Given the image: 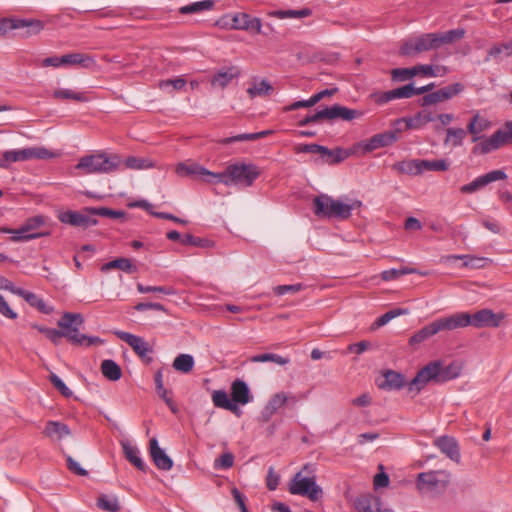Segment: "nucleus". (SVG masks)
Segmentation results:
<instances>
[{
  "instance_id": "obj_53",
  "label": "nucleus",
  "mask_w": 512,
  "mask_h": 512,
  "mask_svg": "<svg viewBox=\"0 0 512 512\" xmlns=\"http://www.w3.org/2000/svg\"><path fill=\"white\" fill-rule=\"evenodd\" d=\"M53 97L56 99L73 100L77 102L86 101V97L81 92H75L70 89H58L53 93Z\"/></svg>"
},
{
  "instance_id": "obj_19",
  "label": "nucleus",
  "mask_w": 512,
  "mask_h": 512,
  "mask_svg": "<svg viewBox=\"0 0 512 512\" xmlns=\"http://www.w3.org/2000/svg\"><path fill=\"white\" fill-rule=\"evenodd\" d=\"M176 172L181 176L196 175L201 177L207 183H215V172H211L206 168L196 163L185 164L180 163L177 165Z\"/></svg>"
},
{
  "instance_id": "obj_57",
  "label": "nucleus",
  "mask_w": 512,
  "mask_h": 512,
  "mask_svg": "<svg viewBox=\"0 0 512 512\" xmlns=\"http://www.w3.org/2000/svg\"><path fill=\"white\" fill-rule=\"evenodd\" d=\"M252 362H274L278 365H286L289 359L273 353H264L255 355L251 358Z\"/></svg>"
},
{
  "instance_id": "obj_25",
  "label": "nucleus",
  "mask_w": 512,
  "mask_h": 512,
  "mask_svg": "<svg viewBox=\"0 0 512 512\" xmlns=\"http://www.w3.org/2000/svg\"><path fill=\"white\" fill-rule=\"evenodd\" d=\"M327 120L342 119L344 121H351L362 115V112L350 109L339 104H335L331 107H326Z\"/></svg>"
},
{
  "instance_id": "obj_23",
  "label": "nucleus",
  "mask_w": 512,
  "mask_h": 512,
  "mask_svg": "<svg viewBox=\"0 0 512 512\" xmlns=\"http://www.w3.org/2000/svg\"><path fill=\"white\" fill-rule=\"evenodd\" d=\"M434 445L438 447L451 460L459 462L460 452L456 440L453 437L441 436L434 441Z\"/></svg>"
},
{
  "instance_id": "obj_28",
  "label": "nucleus",
  "mask_w": 512,
  "mask_h": 512,
  "mask_svg": "<svg viewBox=\"0 0 512 512\" xmlns=\"http://www.w3.org/2000/svg\"><path fill=\"white\" fill-rule=\"evenodd\" d=\"M232 402L245 405L250 402L251 396L247 384L240 379L235 380L231 385Z\"/></svg>"
},
{
  "instance_id": "obj_61",
  "label": "nucleus",
  "mask_w": 512,
  "mask_h": 512,
  "mask_svg": "<svg viewBox=\"0 0 512 512\" xmlns=\"http://www.w3.org/2000/svg\"><path fill=\"white\" fill-rule=\"evenodd\" d=\"M181 243L184 245H190L194 247H209L211 242L207 239L195 237L191 234H186L181 239Z\"/></svg>"
},
{
  "instance_id": "obj_31",
  "label": "nucleus",
  "mask_w": 512,
  "mask_h": 512,
  "mask_svg": "<svg viewBox=\"0 0 512 512\" xmlns=\"http://www.w3.org/2000/svg\"><path fill=\"white\" fill-rule=\"evenodd\" d=\"M63 66L78 65L84 68L92 67L95 64L93 57L83 53H70L61 56Z\"/></svg>"
},
{
  "instance_id": "obj_10",
  "label": "nucleus",
  "mask_w": 512,
  "mask_h": 512,
  "mask_svg": "<svg viewBox=\"0 0 512 512\" xmlns=\"http://www.w3.org/2000/svg\"><path fill=\"white\" fill-rule=\"evenodd\" d=\"M450 378L439 361L430 362L417 372L416 376L408 384V390L418 394L428 382L432 380L443 382Z\"/></svg>"
},
{
  "instance_id": "obj_3",
  "label": "nucleus",
  "mask_w": 512,
  "mask_h": 512,
  "mask_svg": "<svg viewBox=\"0 0 512 512\" xmlns=\"http://www.w3.org/2000/svg\"><path fill=\"white\" fill-rule=\"evenodd\" d=\"M260 168L252 163L237 162L228 165L223 172L216 173L215 183L226 186L241 185L250 187L260 176Z\"/></svg>"
},
{
  "instance_id": "obj_46",
  "label": "nucleus",
  "mask_w": 512,
  "mask_h": 512,
  "mask_svg": "<svg viewBox=\"0 0 512 512\" xmlns=\"http://www.w3.org/2000/svg\"><path fill=\"white\" fill-rule=\"evenodd\" d=\"M122 164H124L126 168L132 170H143L154 166V163L150 159L135 156H130L124 161L122 160Z\"/></svg>"
},
{
  "instance_id": "obj_11",
  "label": "nucleus",
  "mask_w": 512,
  "mask_h": 512,
  "mask_svg": "<svg viewBox=\"0 0 512 512\" xmlns=\"http://www.w3.org/2000/svg\"><path fill=\"white\" fill-rule=\"evenodd\" d=\"M439 47L437 34L426 33L405 41L399 49V54L414 57L417 54L438 49Z\"/></svg>"
},
{
  "instance_id": "obj_30",
  "label": "nucleus",
  "mask_w": 512,
  "mask_h": 512,
  "mask_svg": "<svg viewBox=\"0 0 512 512\" xmlns=\"http://www.w3.org/2000/svg\"><path fill=\"white\" fill-rule=\"evenodd\" d=\"M384 379V382L379 384L381 389L400 390L405 386V378L399 372L388 370L384 373Z\"/></svg>"
},
{
  "instance_id": "obj_32",
  "label": "nucleus",
  "mask_w": 512,
  "mask_h": 512,
  "mask_svg": "<svg viewBox=\"0 0 512 512\" xmlns=\"http://www.w3.org/2000/svg\"><path fill=\"white\" fill-rule=\"evenodd\" d=\"M392 169L399 174L417 176L422 174L420 159L403 160L393 164Z\"/></svg>"
},
{
  "instance_id": "obj_40",
  "label": "nucleus",
  "mask_w": 512,
  "mask_h": 512,
  "mask_svg": "<svg viewBox=\"0 0 512 512\" xmlns=\"http://www.w3.org/2000/svg\"><path fill=\"white\" fill-rule=\"evenodd\" d=\"M272 85L265 79L260 82H254L248 89L247 93L251 99L255 97L268 96L273 92Z\"/></svg>"
},
{
  "instance_id": "obj_8",
  "label": "nucleus",
  "mask_w": 512,
  "mask_h": 512,
  "mask_svg": "<svg viewBox=\"0 0 512 512\" xmlns=\"http://www.w3.org/2000/svg\"><path fill=\"white\" fill-rule=\"evenodd\" d=\"M295 153H311L317 154L315 158L317 164L335 165L343 162L349 157V152L342 148L329 149L325 146L311 143V144H298L294 147Z\"/></svg>"
},
{
  "instance_id": "obj_24",
  "label": "nucleus",
  "mask_w": 512,
  "mask_h": 512,
  "mask_svg": "<svg viewBox=\"0 0 512 512\" xmlns=\"http://www.w3.org/2000/svg\"><path fill=\"white\" fill-rule=\"evenodd\" d=\"M481 141L473 148L475 154H487L494 151L504 144L502 134L500 132H494L490 137L480 139Z\"/></svg>"
},
{
  "instance_id": "obj_58",
  "label": "nucleus",
  "mask_w": 512,
  "mask_h": 512,
  "mask_svg": "<svg viewBox=\"0 0 512 512\" xmlns=\"http://www.w3.org/2000/svg\"><path fill=\"white\" fill-rule=\"evenodd\" d=\"M417 75L414 67L411 68H396L391 71L392 80L398 82L407 81Z\"/></svg>"
},
{
  "instance_id": "obj_38",
  "label": "nucleus",
  "mask_w": 512,
  "mask_h": 512,
  "mask_svg": "<svg viewBox=\"0 0 512 512\" xmlns=\"http://www.w3.org/2000/svg\"><path fill=\"white\" fill-rule=\"evenodd\" d=\"M489 127L488 120L481 118L478 114H476L469 122L467 126V130L470 134L473 135V142H477L481 139L478 135L487 130Z\"/></svg>"
},
{
  "instance_id": "obj_22",
  "label": "nucleus",
  "mask_w": 512,
  "mask_h": 512,
  "mask_svg": "<svg viewBox=\"0 0 512 512\" xmlns=\"http://www.w3.org/2000/svg\"><path fill=\"white\" fill-rule=\"evenodd\" d=\"M354 504L358 512H394L391 509H383L380 499L370 494L359 496Z\"/></svg>"
},
{
  "instance_id": "obj_13",
  "label": "nucleus",
  "mask_w": 512,
  "mask_h": 512,
  "mask_svg": "<svg viewBox=\"0 0 512 512\" xmlns=\"http://www.w3.org/2000/svg\"><path fill=\"white\" fill-rule=\"evenodd\" d=\"M463 90V84L454 83L452 85L445 86L437 91L430 92L424 95L420 99L419 103L422 107L434 105L451 99L452 97L460 94Z\"/></svg>"
},
{
  "instance_id": "obj_48",
  "label": "nucleus",
  "mask_w": 512,
  "mask_h": 512,
  "mask_svg": "<svg viewBox=\"0 0 512 512\" xmlns=\"http://www.w3.org/2000/svg\"><path fill=\"white\" fill-rule=\"evenodd\" d=\"M420 166L422 173L425 171H447L450 167V164L445 159H437V160H421Z\"/></svg>"
},
{
  "instance_id": "obj_7",
  "label": "nucleus",
  "mask_w": 512,
  "mask_h": 512,
  "mask_svg": "<svg viewBox=\"0 0 512 512\" xmlns=\"http://www.w3.org/2000/svg\"><path fill=\"white\" fill-rule=\"evenodd\" d=\"M310 468L309 464H306L301 471L297 472L289 482L288 490L292 495L306 496L311 501H317L321 498L323 491L320 486L316 484V477L305 476L304 472Z\"/></svg>"
},
{
  "instance_id": "obj_50",
  "label": "nucleus",
  "mask_w": 512,
  "mask_h": 512,
  "mask_svg": "<svg viewBox=\"0 0 512 512\" xmlns=\"http://www.w3.org/2000/svg\"><path fill=\"white\" fill-rule=\"evenodd\" d=\"M86 211L88 214H92V216L97 215L113 219L123 218L125 216V213L123 211L113 210L107 207H87Z\"/></svg>"
},
{
  "instance_id": "obj_27",
  "label": "nucleus",
  "mask_w": 512,
  "mask_h": 512,
  "mask_svg": "<svg viewBox=\"0 0 512 512\" xmlns=\"http://www.w3.org/2000/svg\"><path fill=\"white\" fill-rule=\"evenodd\" d=\"M43 434L52 441H60L69 436L71 434V430L62 422L50 420L46 423Z\"/></svg>"
},
{
  "instance_id": "obj_44",
  "label": "nucleus",
  "mask_w": 512,
  "mask_h": 512,
  "mask_svg": "<svg viewBox=\"0 0 512 512\" xmlns=\"http://www.w3.org/2000/svg\"><path fill=\"white\" fill-rule=\"evenodd\" d=\"M194 358L190 354H179L173 361V368L182 373H189L194 367Z\"/></svg>"
},
{
  "instance_id": "obj_1",
  "label": "nucleus",
  "mask_w": 512,
  "mask_h": 512,
  "mask_svg": "<svg viewBox=\"0 0 512 512\" xmlns=\"http://www.w3.org/2000/svg\"><path fill=\"white\" fill-rule=\"evenodd\" d=\"M83 323L84 318L80 313L65 312L57 322L60 330L49 328L48 331H45V336L54 345H59L62 337H65L71 344L76 346L90 347L101 344L103 341L99 337L80 333L79 327Z\"/></svg>"
},
{
  "instance_id": "obj_37",
  "label": "nucleus",
  "mask_w": 512,
  "mask_h": 512,
  "mask_svg": "<svg viewBox=\"0 0 512 512\" xmlns=\"http://www.w3.org/2000/svg\"><path fill=\"white\" fill-rule=\"evenodd\" d=\"M212 400L216 407L224 408L235 414H238L239 412L238 406L228 398L227 393L223 390L214 391L212 394Z\"/></svg>"
},
{
  "instance_id": "obj_55",
  "label": "nucleus",
  "mask_w": 512,
  "mask_h": 512,
  "mask_svg": "<svg viewBox=\"0 0 512 512\" xmlns=\"http://www.w3.org/2000/svg\"><path fill=\"white\" fill-rule=\"evenodd\" d=\"M214 2H192L189 5L183 6L179 9L182 14H193L202 11H207L213 8Z\"/></svg>"
},
{
  "instance_id": "obj_41",
  "label": "nucleus",
  "mask_w": 512,
  "mask_h": 512,
  "mask_svg": "<svg viewBox=\"0 0 512 512\" xmlns=\"http://www.w3.org/2000/svg\"><path fill=\"white\" fill-rule=\"evenodd\" d=\"M1 231L5 232V233H13L11 240L15 241V242L29 241V240L36 239V238L47 235V233H30L27 231V229L24 227V225H22L20 228L15 229V230L4 228Z\"/></svg>"
},
{
  "instance_id": "obj_49",
  "label": "nucleus",
  "mask_w": 512,
  "mask_h": 512,
  "mask_svg": "<svg viewBox=\"0 0 512 512\" xmlns=\"http://www.w3.org/2000/svg\"><path fill=\"white\" fill-rule=\"evenodd\" d=\"M97 506L99 509L108 512H119L121 509L119 501L115 496L101 495L98 498Z\"/></svg>"
},
{
  "instance_id": "obj_17",
  "label": "nucleus",
  "mask_w": 512,
  "mask_h": 512,
  "mask_svg": "<svg viewBox=\"0 0 512 512\" xmlns=\"http://www.w3.org/2000/svg\"><path fill=\"white\" fill-rule=\"evenodd\" d=\"M232 29L244 30L250 33H261V22L256 17H251L247 13L232 14Z\"/></svg>"
},
{
  "instance_id": "obj_36",
  "label": "nucleus",
  "mask_w": 512,
  "mask_h": 512,
  "mask_svg": "<svg viewBox=\"0 0 512 512\" xmlns=\"http://www.w3.org/2000/svg\"><path fill=\"white\" fill-rule=\"evenodd\" d=\"M125 457L137 469L146 471V465L140 457V451L137 447L130 445L128 442L122 444Z\"/></svg>"
},
{
  "instance_id": "obj_60",
  "label": "nucleus",
  "mask_w": 512,
  "mask_h": 512,
  "mask_svg": "<svg viewBox=\"0 0 512 512\" xmlns=\"http://www.w3.org/2000/svg\"><path fill=\"white\" fill-rule=\"evenodd\" d=\"M234 464V455L231 452H225L214 461V468L216 470H227Z\"/></svg>"
},
{
  "instance_id": "obj_14",
  "label": "nucleus",
  "mask_w": 512,
  "mask_h": 512,
  "mask_svg": "<svg viewBox=\"0 0 512 512\" xmlns=\"http://www.w3.org/2000/svg\"><path fill=\"white\" fill-rule=\"evenodd\" d=\"M52 157V153L45 148L29 147L20 150H8L3 153L5 162H19L30 159H46Z\"/></svg>"
},
{
  "instance_id": "obj_9",
  "label": "nucleus",
  "mask_w": 512,
  "mask_h": 512,
  "mask_svg": "<svg viewBox=\"0 0 512 512\" xmlns=\"http://www.w3.org/2000/svg\"><path fill=\"white\" fill-rule=\"evenodd\" d=\"M45 27L42 20L34 18L3 17L0 18V38L5 37L12 30L25 29L22 36L25 38L38 35Z\"/></svg>"
},
{
  "instance_id": "obj_18",
  "label": "nucleus",
  "mask_w": 512,
  "mask_h": 512,
  "mask_svg": "<svg viewBox=\"0 0 512 512\" xmlns=\"http://www.w3.org/2000/svg\"><path fill=\"white\" fill-rule=\"evenodd\" d=\"M114 334L122 341L126 342L134 352L141 358L145 357L151 348L142 337L133 335L124 331H115Z\"/></svg>"
},
{
  "instance_id": "obj_4",
  "label": "nucleus",
  "mask_w": 512,
  "mask_h": 512,
  "mask_svg": "<svg viewBox=\"0 0 512 512\" xmlns=\"http://www.w3.org/2000/svg\"><path fill=\"white\" fill-rule=\"evenodd\" d=\"M121 165L122 158L118 154L97 152L81 157L75 168L83 174H108L118 170Z\"/></svg>"
},
{
  "instance_id": "obj_12",
  "label": "nucleus",
  "mask_w": 512,
  "mask_h": 512,
  "mask_svg": "<svg viewBox=\"0 0 512 512\" xmlns=\"http://www.w3.org/2000/svg\"><path fill=\"white\" fill-rule=\"evenodd\" d=\"M455 330L452 316H446L439 319H436L435 321L431 322L430 324L422 327L420 330H418L416 333H414L410 339L409 344L411 346L418 345L425 340L429 339L430 337L436 335L437 333L441 331H451Z\"/></svg>"
},
{
  "instance_id": "obj_45",
  "label": "nucleus",
  "mask_w": 512,
  "mask_h": 512,
  "mask_svg": "<svg viewBox=\"0 0 512 512\" xmlns=\"http://www.w3.org/2000/svg\"><path fill=\"white\" fill-rule=\"evenodd\" d=\"M436 34L438 37L439 46L441 47L444 44H450L457 40L462 39L465 35V30L463 28H457V29L446 31V32L436 33Z\"/></svg>"
},
{
  "instance_id": "obj_6",
  "label": "nucleus",
  "mask_w": 512,
  "mask_h": 512,
  "mask_svg": "<svg viewBox=\"0 0 512 512\" xmlns=\"http://www.w3.org/2000/svg\"><path fill=\"white\" fill-rule=\"evenodd\" d=\"M450 481V474L444 470L419 473L416 479L418 491L427 496L443 493Z\"/></svg>"
},
{
  "instance_id": "obj_47",
  "label": "nucleus",
  "mask_w": 512,
  "mask_h": 512,
  "mask_svg": "<svg viewBox=\"0 0 512 512\" xmlns=\"http://www.w3.org/2000/svg\"><path fill=\"white\" fill-rule=\"evenodd\" d=\"M272 131L264 130L257 133H243L233 137H228L222 140L223 144H230L233 142H241V141H254L263 137L270 135Z\"/></svg>"
},
{
  "instance_id": "obj_5",
  "label": "nucleus",
  "mask_w": 512,
  "mask_h": 512,
  "mask_svg": "<svg viewBox=\"0 0 512 512\" xmlns=\"http://www.w3.org/2000/svg\"><path fill=\"white\" fill-rule=\"evenodd\" d=\"M451 316L455 329L467 326L476 328L498 327L503 319L502 314L494 313L490 309H481L472 315L467 312H458Z\"/></svg>"
},
{
  "instance_id": "obj_15",
  "label": "nucleus",
  "mask_w": 512,
  "mask_h": 512,
  "mask_svg": "<svg viewBox=\"0 0 512 512\" xmlns=\"http://www.w3.org/2000/svg\"><path fill=\"white\" fill-rule=\"evenodd\" d=\"M507 177L508 176L504 170H493L486 174L476 177L472 182L468 184L462 185L459 190L462 194H472L481 190L482 188H484L485 186L492 182L506 180Z\"/></svg>"
},
{
  "instance_id": "obj_35",
  "label": "nucleus",
  "mask_w": 512,
  "mask_h": 512,
  "mask_svg": "<svg viewBox=\"0 0 512 512\" xmlns=\"http://www.w3.org/2000/svg\"><path fill=\"white\" fill-rule=\"evenodd\" d=\"M156 392L160 398L164 400L167 406L171 409L173 413L177 412V407L173 401V399L169 396V391L163 385V376L162 371L158 370L154 376Z\"/></svg>"
},
{
  "instance_id": "obj_43",
  "label": "nucleus",
  "mask_w": 512,
  "mask_h": 512,
  "mask_svg": "<svg viewBox=\"0 0 512 512\" xmlns=\"http://www.w3.org/2000/svg\"><path fill=\"white\" fill-rule=\"evenodd\" d=\"M408 313H409V310L406 308H395V309L389 310L386 313H384L383 315H381L380 317H378L375 320V322L372 324L371 328L378 329V328L386 325L392 319H394L398 316H401V315H406Z\"/></svg>"
},
{
  "instance_id": "obj_51",
  "label": "nucleus",
  "mask_w": 512,
  "mask_h": 512,
  "mask_svg": "<svg viewBox=\"0 0 512 512\" xmlns=\"http://www.w3.org/2000/svg\"><path fill=\"white\" fill-rule=\"evenodd\" d=\"M501 54H504L506 57L512 55V39L507 42L494 45L488 51V56L485 61H489L490 58H498Z\"/></svg>"
},
{
  "instance_id": "obj_64",
  "label": "nucleus",
  "mask_w": 512,
  "mask_h": 512,
  "mask_svg": "<svg viewBox=\"0 0 512 512\" xmlns=\"http://www.w3.org/2000/svg\"><path fill=\"white\" fill-rule=\"evenodd\" d=\"M50 382L53 386L65 397L72 396V391L65 385V383L54 373L49 376Z\"/></svg>"
},
{
  "instance_id": "obj_20",
  "label": "nucleus",
  "mask_w": 512,
  "mask_h": 512,
  "mask_svg": "<svg viewBox=\"0 0 512 512\" xmlns=\"http://www.w3.org/2000/svg\"><path fill=\"white\" fill-rule=\"evenodd\" d=\"M149 444L150 455L155 466L160 470L169 471L173 467L172 459L159 447L156 438H152Z\"/></svg>"
},
{
  "instance_id": "obj_2",
  "label": "nucleus",
  "mask_w": 512,
  "mask_h": 512,
  "mask_svg": "<svg viewBox=\"0 0 512 512\" xmlns=\"http://www.w3.org/2000/svg\"><path fill=\"white\" fill-rule=\"evenodd\" d=\"M336 200L327 194H320L313 199L314 214L320 218L348 219L354 209L362 202L356 199Z\"/></svg>"
},
{
  "instance_id": "obj_52",
  "label": "nucleus",
  "mask_w": 512,
  "mask_h": 512,
  "mask_svg": "<svg viewBox=\"0 0 512 512\" xmlns=\"http://www.w3.org/2000/svg\"><path fill=\"white\" fill-rule=\"evenodd\" d=\"M447 137L445 139V144H451L453 147H458L462 145L463 139L466 136V131L462 128H448L446 130Z\"/></svg>"
},
{
  "instance_id": "obj_54",
  "label": "nucleus",
  "mask_w": 512,
  "mask_h": 512,
  "mask_svg": "<svg viewBox=\"0 0 512 512\" xmlns=\"http://www.w3.org/2000/svg\"><path fill=\"white\" fill-rule=\"evenodd\" d=\"M312 13L309 8L302 9H287V10H278L274 13L278 18H304L310 16Z\"/></svg>"
},
{
  "instance_id": "obj_59",
  "label": "nucleus",
  "mask_w": 512,
  "mask_h": 512,
  "mask_svg": "<svg viewBox=\"0 0 512 512\" xmlns=\"http://www.w3.org/2000/svg\"><path fill=\"white\" fill-rule=\"evenodd\" d=\"M186 80L183 77H177L174 79H165L159 82V88L162 90L169 89L170 92L174 90H181L186 86Z\"/></svg>"
},
{
  "instance_id": "obj_63",
  "label": "nucleus",
  "mask_w": 512,
  "mask_h": 512,
  "mask_svg": "<svg viewBox=\"0 0 512 512\" xmlns=\"http://www.w3.org/2000/svg\"><path fill=\"white\" fill-rule=\"evenodd\" d=\"M392 90L395 99L411 98L415 96L414 85L412 83Z\"/></svg>"
},
{
  "instance_id": "obj_33",
  "label": "nucleus",
  "mask_w": 512,
  "mask_h": 512,
  "mask_svg": "<svg viewBox=\"0 0 512 512\" xmlns=\"http://www.w3.org/2000/svg\"><path fill=\"white\" fill-rule=\"evenodd\" d=\"M112 269H119L129 274L137 272L136 265H134L132 261L128 258H117L105 263L101 267V271L103 272H107Z\"/></svg>"
},
{
  "instance_id": "obj_39",
  "label": "nucleus",
  "mask_w": 512,
  "mask_h": 512,
  "mask_svg": "<svg viewBox=\"0 0 512 512\" xmlns=\"http://www.w3.org/2000/svg\"><path fill=\"white\" fill-rule=\"evenodd\" d=\"M101 372L110 381H117L122 376L121 367L111 359H106L102 361Z\"/></svg>"
},
{
  "instance_id": "obj_29",
  "label": "nucleus",
  "mask_w": 512,
  "mask_h": 512,
  "mask_svg": "<svg viewBox=\"0 0 512 512\" xmlns=\"http://www.w3.org/2000/svg\"><path fill=\"white\" fill-rule=\"evenodd\" d=\"M16 295L22 297L30 306L35 307L43 314L49 315L53 312V307L47 305L45 301L33 292L21 289L16 291Z\"/></svg>"
},
{
  "instance_id": "obj_42",
  "label": "nucleus",
  "mask_w": 512,
  "mask_h": 512,
  "mask_svg": "<svg viewBox=\"0 0 512 512\" xmlns=\"http://www.w3.org/2000/svg\"><path fill=\"white\" fill-rule=\"evenodd\" d=\"M449 259H461L464 260L463 266L469 267L472 269H481L486 266L489 262V259L484 257L470 256V255H451L448 257Z\"/></svg>"
},
{
  "instance_id": "obj_34",
  "label": "nucleus",
  "mask_w": 512,
  "mask_h": 512,
  "mask_svg": "<svg viewBox=\"0 0 512 512\" xmlns=\"http://www.w3.org/2000/svg\"><path fill=\"white\" fill-rule=\"evenodd\" d=\"M288 401L297 402L295 396H287L284 392L276 393L271 397L265 407V413L269 416L273 415L280 407L284 406Z\"/></svg>"
},
{
  "instance_id": "obj_16",
  "label": "nucleus",
  "mask_w": 512,
  "mask_h": 512,
  "mask_svg": "<svg viewBox=\"0 0 512 512\" xmlns=\"http://www.w3.org/2000/svg\"><path fill=\"white\" fill-rule=\"evenodd\" d=\"M59 220L64 224H69L75 227H89L98 223L97 219L88 214L86 208L82 212L66 211L59 215Z\"/></svg>"
},
{
  "instance_id": "obj_56",
  "label": "nucleus",
  "mask_w": 512,
  "mask_h": 512,
  "mask_svg": "<svg viewBox=\"0 0 512 512\" xmlns=\"http://www.w3.org/2000/svg\"><path fill=\"white\" fill-rule=\"evenodd\" d=\"M137 291L139 293H161L164 295H174L176 292L172 287L168 286H147L142 283H137Z\"/></svg>"
},
{
  "instance_id": "obj_26",
  "label": "nucleus",
  "mask_w": 512,
  "mask_h": 512,
  "mask_svg": "<svg viewBox=\"0 0 512 512\" xmlns=\"http://www.w3.org/2000/svg\"><path fill=\"white\" fill-rule=\"evenodd\" d=\"M241 74L237 66H230L226 69L219 70L211 79L213 87L225 88L233 79L238 78Z\"/></svg>"
},
{
  "instance_id": "obj_62",
  "label": "nucleus",
  "mask_w": 512,
  "mask_h": 512,
  "mask_svg": "<svg viewBox=\"0 0 512 512\" xmlns=\"http://www.w3.org/2000/svg\"><path fill=\"white\" fill-rule=\"evenodd\" d=\"M414 116L417 124L419 125V129L436 119L435 114L426 109L417 112Z\"/></svg>"
},
{
  "instance_id": "obj_21",
  "label": "nucleus",
  "mask_w": 512,
  "mask_h": 512,
  "mask_svg": "<svg viewBox=\"0 0 512 512\" xmlns=\"http://www.w3.org/2000/svg\"><path fill=\"white\" fill-rule=\"evenodd\" d=\"M397 139V134L394 131L379 133L367 140V142L363 146V150L364 152H372L378 148L386 147L393 144L394 142L397 141Z\"/></svg>"
}]
</instances>
